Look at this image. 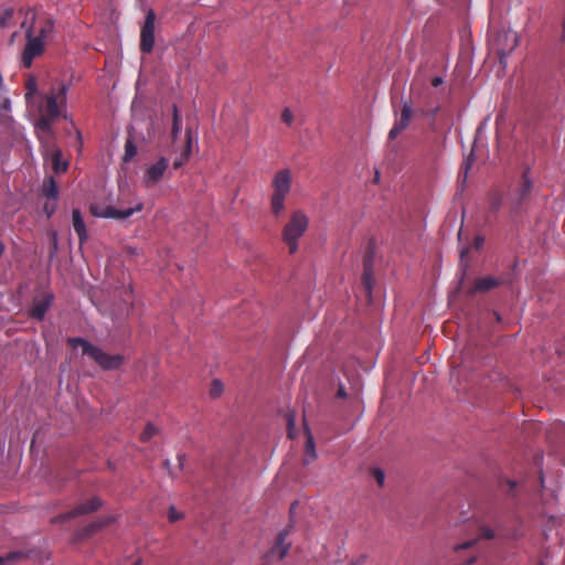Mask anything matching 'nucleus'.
Returning a JSON list of instances; mask_svg holds the SVG:
<instances>
[{
	"mask_svg": "<svg viewBox=\"0 0 565 565\" xmlns=\"http://www.w3.org/2000/svg\"><path fill=\"white\" fill-rule=\"evenodd\" d=\"M26 94L25 98L28 99L30 96H32L36 92V82L34 79H29L25 84Z\"/></svg>",
	"mask_w": 565,
	"mask_h": 565,
	"instance_id": "2f4dec72",
	"label": "nucleus"
},
{
	"mask_svg": "<svg viewBox=\"0 0 565 565\" xmlns=\"http://www.w3.org/2000/svg\"><path fill=\"white\" fill-rule=\"evenodd\" d=\"M180 130H181V117L179 114L178 106L174 104L172 106V129H171V136H172L173 140L177 139Z\"/></svg>",
	"mask_w": 565,
	"mask_h": 565,
	"instance_id": "b1692460",
	"label": "nucleus"
},
{
	"mask_svg": "<svg viewBox=\"0 0 565 565\" xmlns=\"http://www.w3.org/2000/svg\"><path fill=\"white\" fill-rule=\"evenodd\" d=\"M292 174L289 169L278 170L271 180L270 213L280 217L286 210V199L291 191Z\"/></svg>",
	"mask_w": 565,
	"mask_h": 565,
	"instance_id": "20e7f679",
	"label": "nucleus"
},
{
	"mask_svg": "<svg viewBox=\"0 0 565 565\" xmlns=\"http://www.w3.org/2000/svg\"><path fill=\"white\" fill-rule=\"evenodd\" d=\"M287 535V531H282L278 534L276 542L266 555V558L270 559L276 557L278 561H281L287 555L290 547V544L286 542Z\"/></svg>",
	"mask_w": 565,
	"mask_h": 565,
	"instance_id": "dca6fc26",
	"label": "nucleus"
},
{
	"mask_svg": "<svg viewBox=\"0 0 565 565\" xmlns=\"http://www.w3.org/2000/svg\"><path fill=\"white\" fill-rule=\"evenodd\" d=\"M137 153V146L131 139H127L125 143V153L122 160L129 162Z\"/></svg>",
	"mask_w": 565,
	"mask_h": 565,
	"instance_id": "393cba45",
	"label": "nucleus"
},
{
	"mask_svg": "<svg viewBox=\"0 0 565 565\" xmlns=\"http://www.w3.org/2000/svg\"><path fill=\"white\" fill-rule=\"evenodd\" d=\"M508 483H509V487L511 490L514 489V487L516 484L515 481H513V480H508Z\"/></svg>",
	"mask_w": 565,
	"mask_h": 565,
	"instance_id": "37998d69",
	"label": "nucleus"
},
{
	"mask_svg": "<svg viewBox=\"0 0 565 565\" xmlns=\"http://www.w3.org/2000/svg\"><path fill=\"white\" fill-rule=\"evenodd\" d=\"M287 424H288V425H291V424H294V418H292V417H289V418H288V422H287Z\"/></svg>",
	"mask_w": 565,
	"mask_h": 565,
	"instance_id": "8fccbe9b",
	"label": "nucleus"
},
{
	"mask_svg": "<svg viewBox=\"0 0 565 565\" xmlns=\"http://www.w3.org/2000/svg\"><path fill=\"white\" fill-rule=\"evenodd\" d=\"M154 23L156 13L150 9L146 14L140 31V51L143 54H149L152 52L154 45Z\"/></svg>",
	"mask_w": 565,
	"mask_h": 565,
	"instance_id": "9d476101",
	"label": "nucleus"
},
{
	"mask_svg": "<svg viewBox=\"0 0 565 565\" xmlns=\"http://www.w3.org/2000/svg\"><path fill=\"white\" fill-rule=\"evenodd\" d=\"M3 252H4V244L0 243V257L2 256Z\"/></svg>",
	"mask_w": 565,
	"mask_h": 565,
	"instance_id": "de8ad7c7",
	"label": "nucleus"
},
{
	"mask_svg": "<svg viewBox=\"0 0 565 565\" xmlns=\"http://www.w3.org/2000/svg\"><path fill=\"white\" fill-rule=\"evenodd\" d=\"M186 140H185V149L182 153V157L173 162V168L179 169L183 166V163L189 159L191 151H192V136L191 130L188 129L185 134Z\"/></svg>",
	"mask_w": 565,
	"mask_h": 565,
	"instance_id": "412c9836",
	"label": "nucleus"
},
{
	"mask_svg": "<svg viewBox=\"0 0 565 565\" xmlns=\"http://www.w3.org/2000/svg\"><path fill=\"white\" fill-rule=\"evenodd\" d=\"M224 385L220 380H213L210 386L209 394L212 398H217L222 395Z\"/></svg>",
	"mask_w": 565,
	"mask_h": 565,
	"instance_id": "a878e982",
	"label": "nucleus"
},
{
	"mask_svg": "<svg viewBox=\"0 0 565 565\" xmlns=\"http://www.w3.org/2000/svg\"><path fill=\"white\" fill-rule=\"evenodd\" d=\"M333 404L347 418L359 420L363 412L362 388L358 380L348 384L339 383Z\"/></svg>",
	"mask_w": 565,
	"mask_h": 565,
	"instance_id": "f03ea898",
	"label": "nucleus"
},
{
	"mask_svg": "<svg viewBox=\"0 0 565 565\" xmlns=\"http://www.w3.org/2000/svg\"><path fill=\"white\" fill-rule=\"evenodd\" d=\"M478 537L488 539V540L492 539V537H494V531L490 527L482 526L479 529Z\"/></svg>",
	"mask_w": 565,
	"mask_h": 565,
	"instance_id": "473e14b6",
	"label": "nucleus"
},
{
	"mask_svg": "<svg viewBox=\"0 0 565 565\" xmlns=\"http://www.w3.org/2000/svg\"><path fill=\"white\" fill-rule=\"evenodd\" d=\"M54 24L51 20L33 23L25 33L26 43L22 52L23 66L31 67L33 60L44 52L45 40L52 34Z\"/></svg>",
	"mask_w": 565,
	"mask_h": 565,
	"instance_id": "7ed1b4c3",
	"label": "nucleus"
},
{
	"mask_svg": "<svg viewBox=\"0 0 565 565\" xmlns=\"http://www.w3.org/2000/svg\"><path fill=\"white\" fill-rule=\"evenodd\" d=\"M44 161L50 162L55 173H63L68 168V162L62 160V151L56 146L55 134L38 136Z\"/></svg>",
	"mask_w": 565,
	"mask_h": 565,
	"instance_id": "0eeeda50",
	"label": "nucleus"
},
{
	"mask_svg": "<svg viewBox=\"0 0 565 565\" xmlns=\"http://www.w3.org/2000/svg\"><path fill=\"white\" fill-rule=\"evenodd\" d=\"M102 507V500L98 497H93L85 502L77 504L72 511L61 514L53 519V522H64L78 515L92 513Z\"/></svg>",
	"mask_w": 565,
	"mask_h": 565,
	"instance_id": "f8f14e48",
	"label": "nucleus"
},
{
	"mask_svg": "<svg viewBox=\"0 0 565 565\" xmlns=\"http://www.w3.org/2000/svg\"><path fill=\"white\" fill-rule=\"evenodd\" d=\"M476 544V540H471V541H466L461 544H458L455 546V552L457 554H460L461 552H465L469 548H471L473 545Z\"/></svg>",
	"mask_w": 565,
	"mask_h": 565,
	"instance_id": "c756f323",
	"label": "nucleus"
},
{
	"mask_svg": "<svg viewBox=\"0 0 565 565\" xmlns=\"http://www.w3.org/2000/svg\"><path fill=\"white\" fill-rule=\"evenodd\" d=\"M306 436V458L303 459L305 465L311 463L317 458L316 444L313 435L310 430V426H301Z\"/></svg>",
	"mask_w": 565,
	"mask_h": 565,
	"instance_id": "a211bd4d",
	"label": "nucleus"
},
{
	"mask_svg": "<svg viewBox=\"0 0 565 565\" xmlns=\"http://www.w3.org/2000/svg\"><path fill=\"white\" fill-rule=\"evenodd\" d=\"M443 82H444V81H443V78H441V77L436 76V77H434V78L431 79V85H433L434 87H438L439 85H441V84H443Z\"/></svg>",
	"mask_w": 565,
	"mask_h": 565,
	"instance_id": "58836bf2",
	"label": "nucleus"
},
{
	"mask_svg": "<svg viewBox=\"0 0 565 565\" xmlns=\"http://www.w3.org/2000/svg\"><path fill=\"white\" fill-rule=\"evenodd\" d=\"M500 284V281L491 276L481 277L476 279L475 285L472 289L470 290L471 294L476 292H486L491 290L492 288L497 287Z\"/></svg>",
	"mask_w": 565,
	"mask_h": 565,
	"instance_id": "6ab92c4d",
	"label": "nucleus"
},
{
	"mask_svg": "<svg viewBox=\"0 0 565 565\" xmlns=\"http://www.w3.org/2000/svg\"><path fill=\"white\" fill-rule=\"evenodd\" d=\"M371 475L375 479L376 483L380 487H383L385 480V472L379 467H373L371 468Z\"/></svg>",
	"mask_w": 565,
	"mask_h": 565,
	"instance_id": "cd10ccee",
	"label": "nucleus"
},
{
	"mask_svg": "<svg viewBox=\"0 0 565 565\" xmlns=\"http://www.w3.org/2000/svg\"><path fill=\"white\" fill-rule=\"evenodd\" d=\"M183 516V514L181 512H179L174 505H171L169 508V511H168V519L170 522H177L179 520H181Z\"/></svg>",
	"mask_w": 565,
	"mask_h": 565,
	"instance_id": "c85d7f7f",
	"label": "nucleus"
},
{
	"mask_svg": "<svg viewBox=\"0 0 565 565\" xmlns=\"http://www.w3.org/2000/svg\"><path fill=\"white\" fill-rule=\"evenodd\" d=\"M156 428H157V426H146V429L141 434V439L143 441L150 439L156 434V430H157Z\"/></svg>",
	"mask_w": 565,
	"mask_h": 565,
	"instance_id": "72a5a7b5",
	"label": "nucleus"
},
{
	"mask_svg": "<svg viewBox=\"0 0 565 565\" xmlns=\"http://www.w3.org/2000/svg\"><path fill=\"white\" fill-rule=\"evenodd\" d=\"M309 226V218L303 211L297 210L292 212L289 221L282 228V241L287 245L290 254H295L298 249V241L305 234Z\"/></svg>",
	"mask_w": 565,
	"mask_h": 565,
	"instance_id": "423d86ee",
	"label": "nucleus"
},
{
	"mask_svg": "<svg viewBox=\"0 0 565 565\" xmlns=\"http://www.w3.org/2000/svg\"><path fill=\"white\" fill-rule=\"evenodd\" d=\"M281 120L287 124L288 126H290L292 124V120H294V115L290 111L289 108H285L282 110V114H281Z\"/></svg>",
	"mask_w": 565,
	"mask_h": 565,
	"instance_id": "f704fd0d",
	"label": "nucleus"
},
{
	"mask_svg": "<svg viewBox=\"0 0 565 565\" xmlns=\"http://www.w3.org/2000/svg\"><path fill=\"white\" fill-rule=\"evenodd\" d=\"M468 254V248H462L461 258H463Z\"/></svg>",
	"mask_w": 565,
	"mask_h": 565,
	"instance_id": "49530a36",
	"label": "nucleus"
},
{
	"mask_svg": "<svg viewBox=\"0 0 565 565\" xmlns=\"http://www.w3.org/2000/svg\"><path fill=\"white\" fill-rule=\"evenodd\" d=\"M483 242H484L483 237H481V236H477V237H475V241H473V247H475L476 249L481 248V247H482V245H483Z\"/></svg>",
	"mask_w": 565,
	"mask_h": 565,
	"instance_id": "e433bc0d",
	"label": "nucleus"
},
{
	"mask_svg": "<svg viewBox=\"0 0 565 565\" xmlns=\"http://www.w3.org/2000/svg\"><path fill=\"white\" fill-rule=\"evenodd\" d=\"M379 179H380V173H379V171H376V173H375V178H374V181H375V182H377V181H379Z\"/></svg>",
	"mask_w": 565,
	"mask_h": 565,
	"instance_id": "09e8293b",
	"label": "nucleus"
},
{
	"mask_svg": "<svg viewBox=\"0 0 565 565\" xmlns=\"http://www.w3.org/2000/svg\"><path fill=\"white\" fill-rule=\"evenodd\" d=\"M169 168V159L160 157L154 163L149 164L143 173L142 183L146 188L158 184Z\"/></svg>",
	"mask_w": 565,
	"mask_h": 565,
	"instance_id": "9b49d317",
	"label": "nucleus"
},
{
	"mask_svg": "<svg viewBox=\"0 0 565 565\" xmlns=\"http://www.w3.org/2000/svg\"><path fill=\"white\" fill-rule=\"evenodd\" d=\"M43 194L47 199L56 200L58 195V188L53 177H49L43 183Z\"/></svg>",
	"mask_w": 565,
	"mask_h": 565,
	"instance_id": "4be33fe9",
	"label": "nucleus"
},
{
	"mask_svg": "<svg viewBox=\"0 0 565 565\" xmlns=\"http://www.w3.org/2000/svg\"><path fill=\"white\" fill-rule=\"evenodd\" d=\"M533 189V182L529 178V171L525 170L522 174L519 188L513 198V210H519L520 206L527 200Z\"/></svg>",
	"mask_w": 565,
	"mask_h": 565,
	"instance_id": "ddd939ff",
	"label": "nucleus"
},
{
	"mask_svg": "<svg viewBox=\"0 0 565 565\" xmlns=\"http://www.w3.org/2000/svg\"><path fill=\"white\" fill-rule=\"evenodd\" d=\"M114 521V518L113 516H107V518H103V519H99L97 521H94L92 523H89L88 525H86L79 533L81 536H88L93 533H95L96 531H98L99 529L106 526L107 524L111 523Z\"/></svg>",
	"mask_w": 565,
	"mask_h": 565,
	"instance_id": "aec40b11",
	"label": "nucleus"
},
{
	"mask_svg": "<svg viewBox=\"0 0 565 565\" xmlns=\"http://www.w3.org/2000/svg\"><path fill=\"white\" fill-rule=\"evenodd\" d=\"M297 427H298V426H295V425L288 426V428H289V429H288V436H289L290 438H292V437H294V431L296 430V428H297Z\"/></svg>",
	"mask_w": 565,
	"mask_h": 565,
	"instance_id": "a19ab883",
	"label": "nucleus"
},
{
	"mask_svg": "<svg viewBox=\"0 0 565 565\" xmlns=\"http://www.w3.org/2000/svg\"><path fill=\"white\" fill-rule=\"evenodd\" d=\"M13 19V9L8 8L0 12V29L7 28Z\"/></svg>",
	"mask_w": 565,
	"mask_h": 565,
	"instance_id": "bb28decb",
	"label": "nucleus"
},
{
	"mask_svg": "<svg viewBox=\"0 0 565 565\" xmlns=\"http://www.w3.org/2000/svg\"><path fill=\"white\" fill-rule=\"evenodd\" d=\"M72 223L74 231L78 236L79 244L83 245L87 241L88 234L82 213L78 209H74L72 212Z\"/></svg>",
	"mask_w": 565,
	"mask_h": 565,
	"instance_id": "f3484780",
	"label": "nucleus"
},
{
	"mask_svg": "<svg viewBox=\"0 0 565 565\" xmlns=\"http://www.w3.org/2000/svg\"><path fill=\"white\" fill-rule=\"evenodd\" d=\"M540 478H541V483L543 484V482H544V478H543V476L541 475V477H540Z\"/></svg>",
	"mask_w": 565,
	"mask_h": 565,
	"instance_id": "603ef678",
	"label": "nucleus"
},
{
	"mask_svg": "<svg viewBox=\"0 0 565 565\" xmlns=\"http://www.w3.org/2000/svg\"><path fill=\"white\" fill-rule=\"evenodd\" d=\"M374 275L373 268H363L362 286L367 298H371L373 288Z\"/></svg>",
	"mask_w": 565,
	"mask_h": 565,
	"instance_id": "5701e85b",
	"label": "nucleus"
},
{
	"mask_svg": "<svg viewBox=\"0 0 565 565\" xmlns=\"http://www.w3.org/2000/svg\"><path fill=\"white\" fill-rule=\"evenodd\" d=\"M53 247L56 249V233L53 234Z\"/></svg>",
	"mask_w": 565,
	"mask_h": 565,
	"instance_id": "a18cd8bd",
	"label": "nucleus"
},
{
	"mask_svg": "<svg viewBox=\"0 0 565 565\" xmlns=\"http://www.w3.org/2000/svg\"><path fill=\"white\" fill-rule=\"evenodd\" d=\"M164 466H166V468L169 470V472L172 475V472H171V470H170V460H169V459H167V460L164 461Z\"/></svg>",
	"mask_w": 565,
	"mask_h": 565,
	"instance_id": "c03bdc74",
	"label": "nucleus"
},
{
	"mask_svg": "<svg viewBox=\"0 0 565 565\" xmlns=\"http://www.w3.org/2000/svg\"><path fill=\"white\" fill-rule=\"evenodd\" d=\"M52 300L53 296L50 294H45L41 298H35L30 309V316L33 319L41 321L47 312Z\"/></svg>",
	"mask_w": 565,
	"mask_h": 565,
	"instance_id": "2eb2a0df",
	"label": "nucleus"
},
{
	"mask_svg": "<svg viewBox=\"0 0 565 565\" xmlns=\"http://www.w3.org/2000/svg\"><path fill=\"white\" fill-rule=\"evenodd\" d=\"M44 213L47 215V217H51L55 210H56V203L55 202H46L43 206Z\"/></svg>",
	"mask_w": 565,
	"mask_h": 565,
	"instance_id": "c9c22d12",
	"label": "nucleus"
},
{
	"mask_svg": "<svg viewBox=\"0 0 565 565\" xmlns=\"http://www.w3.org/2000/svg\"><path fill=\"white\" fill-rule=\"evenodd\" d=\"M519 44V35L512 30H501L491 39L492 51L498 55L500 63L514 51Z\"/></svg>",
	"mask_w": 565,
	"mask_h": 565,
	"instance_id": "6e6552de",
	"label": "nucleus"
},
{
	"mask_svg": "<svg viewBox=\"0 0 565 565\" xmlns=\"http://www.w3.org/2000/svg\"><path fill=\"white\" fill-rule=\"evenodd\" d=\"M413 110L409 103L405 102L402 109L399 119L395 121L394 126L388 132V139H395L403 130H405L412 119Z\"/></svg>",
	"mask_w": 565,
	"mask_h": 565,
	"instance_id": "4468645a",
	"label": "nucleus"
},
{
	"mask_svg": "<svg viewBox=\"0 0 565 565\" xmlns=\"http://www.w3.org/2000/svg\"><path fill=\"white\" fill-rule=\"evenodd\" d=\"M177 459H178L180 469H182L183 466H184L185 459H186L185 455L184 454H179Z\"/></svg>",
	"mask_w": 565,
	"mask_h": 565,
	"instance_id": "4c0bfd02",
	"label": "nucleus"
},
{
	"mask_svg": "<svg viewBox=\"0 0 565 565\" xmlns=\"http://www.w3.org/2000/svg\"><path fill=\"white\" fill-rule=\"evenodd\" d=\"M374 264V254L372 250H369L363 257V268H373Z\"/></svg>",
	"mask_w": 565,
	"mask_h": 565,
	"instance_id": "7c9ffc66",
	"label": "nucleus"
},
{
	"mask_svg": "<svg viewBox=\"0 0 565 565\" xmlns=\"http://www.w3.org/2000/svg\"><path fill=\"white\" fill-rule=\"evenodd\" d=\"M142 206V203H138L135 207L119 210L110 205L104 206L99 204H92L89 206V211L92 215L96 217L126 220L130 217L135 212H140Z\"/></svg>",
	"mask_w": 565,
	"mask_h": 565,
	"instance_id": "1a4fd4ad",
	"label": "nucleus"
},
{
	"mask_svg": "<svg viewBox=\"0 0 565 565\" xmlns=\"http://www.w3.org/2000/svg\"><path fill=\"white\" fill-rule=\"evenodd\" d=\"M4 559L0 557V565L3 564Z\"/></svg>",
	"mask_w": 565,
	"mask_h": 565,
	"instance_id": "864d4df0",
	"label": "nucleus"
},
{
	"mask_svg": "<svg viewBox=\"0 0 565 565\" xmlns=\"http://www.w3.org/2000/svg\"><path fill=\"white\" fill-rule=\"evenodd\" d=\"M492 315H493V317H494V319H495V321H497V322H500V321H501V316H500V313H499V312L493 311V312H492Z\"/></svg>",
	"mask_w": 565,
	"mask_h": 565,
	"instance_id": "79ce46f5",
	"label": "nucleus"
},
{
	"mask_svg": "<svg viewBox=\"0 0 565 565\" xmlns=\"http://www.w3.org/2000/svg\"><path fill=\"white\" fill-rule=\"evenodd\" d=\"M500 204H501V199H500V198L494 199V200L492 201L491 209H492L493 211H495V210H498V209H499Z\"/></svg>",
	"mask_w": 565,
	"mask_h": 565,
	"instance_id": "ea45409f",
	"label": "nucleus"
},
{
	"mask_svg": "<svg viewBox=\"0 0 565 565\" xmlns=\"http://www.w3.org/2000/svg\"><path fill=\"white\" fill-rule=\"evenodd\" d=\"M67 92L66 83L55 82L44 94L43 103L40 106L41 115L34 125L36 136L54 134L53 125L66 106Z\"/></svg>",
	"mask_w": 565,
	"mask_h": 565,
	"instance_id": "f257e3e1",
	"label": "nucleus"
},
{
	"mask_svg": "<svg viewBox=\"0 0 565 565\" xmlns=\"http://www.w3.org/2000/svg\"><path fill=\"white\" fill-rule=\"evenodd\" d=\"M67 343L73 349L82 347L83 354L92 358L104 371L118 370L124 363L121 354H108L83 338H70Z\"/></svg>",
	"mask_w": 565,
	"mask_h": 565,
	"instance_id": "39448f33",
	"label": "nucleus"
},
{
	"mask_svg": "<svg viewBox=\"0 0 565 565\" xmlns=\"http://www.w3.org/2000/svg\"><path fill=\"white\" fill-rule=\"evenodd\" d=\"M131 565H140V561H136L134 564Z\"/></svg>",
	"mask_w": 565,
	"mask_h": 565,
	"instance_id": "3c124183",
	"label": "nucleus"
}]
</instances>
